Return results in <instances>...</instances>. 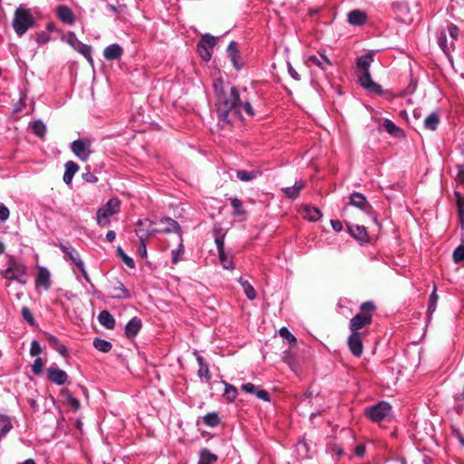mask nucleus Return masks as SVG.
Segmentation results:
<instances>
[{
  "label": "nucleus",
  "instance_id": "f257e3e1",
  "mask_svg": "<svg viewBox=\"0 0 464 464\" xmlns=\"http://www.w3.org/2000/svg\"><path fill=\"white\" fill-rule=\"evenodd\" d=\"M214 91L217 96V113L221 121H228L229 113L241 116L242 102L236 87L232 86L229 92H226L223 81L219 79L214 82Z\"/></svg>",
  "mask_w": 464,
  "mask_h": 464
},
{
  "label": "nucleus",
  "instance_id": "f03ea898",
  "mask_svg": "<svg viewBox=\"0 0 464 464\" xmlns=\"http://www.w3.org/2000/svg\"><path fill=\"white\" fill-rule=\"evenodd\" d=\"M121 201L117 198H110L106 204L101 207L96 213L97 224L105 227L111 223L110 218L120 211Z\"/></svg>",
  "mask_w": 464,
  "mask_h": 464
},
{
  "label": "nucleus",
  "instance_id": "7ed1b4c3",
  "mask_svg": "<svg viewBox=\"0 0 464 464\" xmlns=\"http://www.w3.org/2000/svg\"><path fill=\"white\" fill-rule=\"evenodd\" d=\"M34 19L29 10L24 8H17L13 19V27L14 32L22 36L33 25Z\"/></svg>",
  "mask_w": 464,
  "mask_h": 464
},
{
  "label": "nucleus",
  "instance_id": "20e7f679",
  "mask_svg": "<svg viewBox=\"0 0 464 464\" xmlns=\"http://www.w3.org/2000/svg\"><path fill=\"white\" fill-rule=\"evenodd\" d=\"M4 277L9 280H15L21 285L26 283V266L14 258H10L8 266L2 273Z\"/></svg>",
  "mask_w": 464,
  "mask_h": 464
},
{
  "label": "nucleus",
  "instance_id": "39448f33",
  "mask_svg": "<svg viewBox=\"0 0 464 464\" xmlns=\"http://www.w3.org/2000/svg\"><path fill=\"white\" fill-rule=\"evenodd\" d=\"M392 411V406L386 401L371 406L365 410L366 416L372 421L380 422L387 417Z\"/></svg>",
  "mask_w": 464,
  "mask_h": 464
},
{
  "label": "nucleus",
  "instance_id": "423d86ee",
  "mask_svg": "<svg viewBox=\"0 0 464 464\" xmlns=\"http://www.w3.org/2000/svg\"><path fill=\"white\" fill-rule=\"evenodd\" d=\"M217 44V38L209 34L202 35L201 39L198 43V52L200 57L208 62L212 56V50Z\"/></svg>",
  "mask_w": 464,
  "mask_h": 464
},
{
  "label": "nucleus",
  "instance_id": "0eeeda50",
  "mask_svg": "<svg viewBox=\"0 0 464 464\" xmlns=\"http://www.w3.org/2000/svg\"><path fill=\"white\" fill-rule=\"evenodd\" d=\"M91 145V140L83 138L73 140L70 147L73 154L78 159L82 161H86L92 153Z\"/></svg>",
  "mask_w": 464,
  "mask_h": 464
},
{
  "label": "nucleus",
  "instance_id": "6e6552de",
  "mask_svg": "<svg viewBox=\"0 0 464 464\" xmlns=\"http://www.w3.org/2000/svg\"><path fill=\"white\" fill-rule=\"evenodd\" d=\"M63 39L78 53L82 54L90 63H92V47L82 43L72 32L68 33Z\"/></svg>",
  "mask_w": 464,
  "mask_h": 464
},
{
  "label": "nucleus",
  "instance_id": "1a4fd4ad",
  "mask_svg": "<svg viewBox=\"0 0 464 464\" xmlns=\"http://www.w3.org/2000/svg\"><path fill=\"white\" fill-rule=\"evenodd\" d=\"M154 228L155 234L174 232L177 233L179 237H182L180 226L176 220L170 218H163L157 221H154Z\"/></svg>",
  "mask_w": 464,
  "mask_h": 464
},
{
  "label": "nucleus",
  "instance_id": "9d476101",
  "mask_svg": "<svg viewBox=\"0 0 464 464\" xmlns=\"http://www.w3.org/2000/svg\"><path fill=\"white\" fill-rule=\"evenodd\" d=\"M107 291L113 299H128L130 297V291L117 278L109 281Z\"/></svg>",
  "mask_w": 464,
  "mask_h": 464
},
{
  "label": "nucleus",
  "instance_id": "9b49d317",
  "mask_svg": "<svg viewBox=\"0 0 464 464\" xmlns=\"http://www.w3.org/2000/svg\"><path fill=\"white\" fill-rule=\"evenodd\" d=\"M372 320V314H357L354 315L349 324V329L353 333H359V330L371 324Z\"/></svg>",
  "mask_w": 464,
  "mask_h": 464
},
{
  "label": "nucleus",
  "instance_id": "f8f14e48",
  "mask_svg": "<svg viewBox=\"0 0 464 464\" xmlns=\"http://www.w3.org/2000/svg\"><path fill=\"white\" fill-rule=\"evenodd\" d=\"M347 344L350 352L355 357H360L363 353L362 337L361 333H353L349 335Z\"/></svg>",
  "mask_w": 464,
  "mask_h": 464
},
{
  "label": "nucleus",
  "instance_id": "ddd939ff",
  "mask_svg": "<svg viewBox=\"0 0 464 464\" xmlns=\"http://www.w3.org/2000/svg\"><path fill=\"white\" fill-rule=\"evenodd\" d=\"M358 81L361 86L366 89L368 92L377 94L382 93V86L372 81L370 72H361Z\"/></svg>",
  "mask_w": 464,
  "mask_h": 464
},
{
  "label": "nucleus",
  "instance_id": "4468645a",
  "mask_svg": "<svg viewBox=\"0 0 464 464\" xmlns=\"http://www.w3.org/2000/svg\"><path fill=\"white\" fill-rule=\"evenodd\" d=\"M35 287L36 289L42 288L44 291L51 288V274L44 266H38V272L35 276Z\"/></svg>",
  "mask_w": 464,
  "mask_h": 464
},
{
  "label": "nucleus",
  "instance_id": "2eb2a0df",
  "mask_svg": "<svg viewBox=\"0 0 464 464\" xmlns=\"http://www.w3.org/2000/svg\"><path fill=\"white\" fill-rule=\"evenodd\" d=\"M437 43L442 52L450 56V52L455 48L453 42H449L447 37V31L444 28H440L436 33Z\"/></svg>",
  "mask_w": 464,
  "mask_h": 464
},
{
  "label": "nucleus",
  "instance_id": "dca6fc26",
  "mask_svg": "<svg viewBox=\"0 0 464 464\" xmlns=\"http://www.w3.org/2000/svg\"><path fill=\"white\" fill-rule=\"evenodd\" d=\"M349 204L360 208L366 214H370L372 211V207L366 198L359 192H354L351 195Z\"/></svg>",
  "mask_w": 464,
  "mask_h": 464
},
{
  "label": "nucleus",
  "instance_id": "f3484780",
  "mask_svg": "<svg viewBox=\"0 0 464 464\" xmlns=\"http://www.w3.org/2000/svg\"><path fill=\"white\" fill-rule=\"evenodd\" d=\"M47 377L52 382L57 385H63L68 379V375L65 371L55 367H50L47 369Z\"/></svg>",
  "mask_w": 464,
  "mask_h": 464
},
{
  "label": "nucleus",
  "instance_id": "a211bd4d",
  "mask_svg": "<svg viewBox=\"0 0 464 464\" xmlns=\"http://www.w3.org/2000/svg\"><path fill=\"white\" fill-rule=\"evenodd\" d=\"M56 15L61 22L66 24H72L75 22V15L72 10L67 5H61L56 7Z\"/></svg>",
  "mask_w": 464,
  "mask_h": 464
},
{
  "label": "nucleus",
  "instance_id": "6ab92c4d",
  "mask_svg": "<svg viewBox=\"0 0 464 464\" xmlns=\"http://www.w3.org/2000/svg\"><path fill=\"white\" fill-rule=\"evenodd\" d=\"M227 53L228 57L231 60L233 66L237 70H240L242 68L241 56L237 48L236 42L232 41L229 43V44L227 48Z\"/></svg>",
  "mask_w": 464,
  "mask_h": 464
},
{
  "label": "nucleus",
  "instance_id": "aec40b11",
  "mask_svg": "<svg viewBox=\"0 0 464 464\" xmlns=\"http://www.w3.org/2000/svg\"><path fill=\"white\" fill-rule=\"evenodd\" d=\"M123 49L118 44H112L105 47L103 56L107 61H114L121 57Z\"/></svg>",
  "mask_w": 464,
  "mask_h": 464
},
{
  "label": "nucleus",
  "instance_id": "412c9836",
  "mask_svg": "<svg viewBox=\"0 0 464 464\" xmlns=\"http://www.w3.org/2000/svg\"><path fill=\"white\" fill-rule=\"evenodd\" d=\"M241 389L246 392V393L255 394L258 399L263 400L264 401H269L270 397L269 393L265 391L258 389L255 384L253 383H245L241 386Z\"/></svg>",
  "mask_w": 464,
  "mask_h": 464
},
{
  "label": "nucleus",
  "instance_id": "4be33fe9",
  "mask_svg": "<svg viewBox=\"0 0 464 464\" xmlns=\"http://www.w3.org/2000/svg\"><path fill=\"white\" fill-rule=\"evenodd\" d=\"M60 248L77 267L82 266V265L84 264L79 252L72 246L60 245Z\"/></svg>",
  "mask_w": 464,
  "mask_h": 464
},
{
  "label": "nucleus",
  "instance_id": "5701e85b",
  "mask_svg": "<svg viewBox=\"0 0 464 464\" xmlns=\"http://www.w3.org/2000/svg\"><path fill=\"white\" fill-rule=\"evenodd\" d=\"M142 231L146 234V239L155 234L154 228V221L150 219L139 220L137 223V228L135 230L136 235L138 236V232Z\"/></svg>",
  "mask_w": 464,
  "mask_h": 464
},
{
  "label": "nucleus",
  "instance_id": "b1692460",
  "mask_svg": "<svg viewBox=\"0 0 464 464\" xmlns=\"http://www.w3.org/2000/svg\"><path fill=\"white\" fill-rule=\"evenodd\" d=\"M366 14L362 10L355 9L348 14V22L353 25H362L366 23Z\"/></svg>",
  "mask_w": 464,
  "mask_h": 464
},
{
  "label": "nucleus",
  "instance_id": "393cba45",
  "mask_svg": "<svg viewBox=\"0 0 464 464\" xmlns=\"http://www.w3.org/2000/svg\"><path fill=\"white\" fill-rule=\"evenodd\" d=\"M64 168L63 181L66 185H71L73 176L79 170V166L74 161L70 160L65 163Z\"/></svg>",
  "mask_w": 464,
  "mask_h": 464
},
{
  "label": "nucleus",
  "instance_id": "a878e982",
  "mask_svg": "<svg viewBox=\"0 0 464 464\" xmlns=\"http://www.w3.org/2000/svg\"><path fill=\"white\" fill-rule=\"evenodd\" d=\"M141 328V321L138 317L130 319L125 326V334L127 337L131 338L137 335Z\"/></svg>",
  "mask_w": 464,
  "mask_h": 464
},
{
  "label": "nucleus",
  "instance_id": "bb28decb",
  "mask_svg": "<svg viewBox=\"0 0 464 464\" xmlns=\"http://www.w3.org/2000/svg\"><path fill=\"white\" fill-rule=\"evenodd\" d=\"M308 62L325 71L332 64L330 60L324 53H319L318 56L312 55L308 58Z\"/></svg>",
  "mask_w": 464,
  "mask_h": 464
},
{
  "label": "nucleus",
  "instance_id": "cd10ccee",
  "mask_svg": "<svg viewBox=\"0 0 464 464\" xmlns=\"http://www.w3.org/2000/svg\"><path fill=\"white\" fill-rule=\"evenodd\" d=\"M99 323L107 329H113L115 326V319L106 310L102 311L98 315Z\"/></svg>",
  "mask_w": 464,
  "mask_h": 464
},
{
  "label": "nucleus",
  "instance_id": "c85d7f7f",
  "mask_svg": "<svg viewBox=\"0 0 464 464\" xmlns=\"http://www.w3.org/2000/svg\"><path fill=\"white\" fill-rule=\"evenodd\" d=\"M303 217L308 221L314 222L321 218L322 213L317 208L305 206L303 209Z\"/></svg>",
  "mask_w": 464,
  "mask_h": 464
},
{
  "label": "nucleus",
  "instance_id": "c756f323",
  "mask_svg": "<svg viewBox=\"0 0 464 464\" xmlns=\"http://www.w3.org/2000/svg\"><path fill=\"white\" fill-rule=\"evenodd\" d=\"M440 123V114L437 111L430 113L424 120V126L427 130H435Z\"/></svg>",
  "mask_w": 464,
  "mask_h": 464
},
{
  "label": "nucleus",
  "instance_id": "7c9ffc66",
  "mask_svg": "<svg viewBox=\"0 0 464 464\" xmlns=\"http://www.w3.org/2000/svg\"><path fill=\"white\" fill-rule=\"evenodd\" d=\"M350 234L358 240H365L367 237V231L363 226L353 225L349 227Z\"/></svg>",
  "mask_w": 464,
  "mask_h": 464
},
{
  "label": "nucleus",
  "instance_id": "2f4dec72",
  "mask_svg": "<svg viewBox=\"0 0 464 464\" xmlns=\"http://www.w3.org/2000/svg\"><path fill=\"white\" fill-rule=\"evenodd\" d=\"M304 187L303 181H296L293 187H287L283 188L284 193L290 198H296L300 193V190Z\"/></svg>",
  "mask_w": 464,
  "mask_h": 464
},
{
  "label": "nucleus",
  "instance_id": "473e14b6",
  "mask_svg": "<svg viewBox=\"0 0 464 464\" xmlns=\"http://www.w3.org/2000/svg\"><path fill=\"white\" fill-rule=\"evenodd\" d=\"M260 175L258 170H245L240 169L237 171V178L244 182L251 181Z\"/></svg>",
  "mask_w": 464,
  "mask_h": 464
},
{
  "label": "nucleus",
  "instance_id": "72a5a7b5",
  "mask_svg": "<svg viewBox=\"0 0 464 464\" xmlns=\"http://www.w3.org/2000/svg\"><path fill=\"white\" fill-rule=\"evenodd\" d=\"M372 61L373 54L369 53L358 58L357 65L362 70V72H370L369 68Z\"/></svg>",
  "mask_w": 464,
  "mask_h": 464
},
{
  "label": "nucleus",
  "instance_id": "f704fd0d",
  "mask_svg": "<svg viewBox=\"0 0 464 464\" xmlns=\"http://www.w3.org/2000/svg\"><path fill=\"white\" fill-rule=\"evenodd\" d=\"M238 282L243 287L244 293L249 300H254L256 297V291L254 287L249 284V282L243 277L238 278Z\"/></svg>",
  "mask_w": 464,
  "mask_h": 464
},
{
  "label": "nucleus",
  "instance_id": "c9c22d12",
  "mask_svg": "<svg viewBox=\"0 0 464 464\" xmlns=\"http://www.w3.org/2000/svg\"><path fill=\"white\" fill-rule=\"evenodd\" d=\"M218 459L217 455L210 452L207 449H203L200 452V459L198 464H213Z\"/></svg>",
  "mask_w": 464,
  "mask_h": 464
},
{
  "label": "nucleus",
  "instance_id": "e433bc0d",
  "mask_svg": "<svg viewBox=\"0 0 464 464\" xmlns=\"http://www.w3.org/2000/svg\"><path fill=\"white\" fill-rule=\"evenodd\" d=\"M383 128L385 130L395 137H400L402 134V130L397 127L393 121L389 119L384 120Z\"/></svg>",
  "mask_w": 464,
  "mask_h": 464
},
{
  "label": "nucleus",
  "instance_id": "4c0bfd02",
  "mask_svg": "<svg viewBox=\"0 0 464 464\" xmlns=\"http://www.w3.org/2000/svg\"><path fill=\"white\" fill-rule=\"evenodd\" d=\"M455 197L458 206L459 221L461 227L464 229V197H462V195L458 191L455 192Z\"/></svg>",
  "mask_w": 464,
  "mask_h": 464
},
{
  "label": "nucleus",
  "instance_id": "58836bf2",
  "mask_svg": "<svg viewBox=\"0 0 464 464\" xmlns=\"http://www.w3.org/2000/svg\"><path fill=\"white\" fill-rule=\"evenodd\" d=\"M93 346L95 349L102 353H108L112 348V344L110 342L101 338L94 339Z\"/></svg>",
  "mask_w": 464,
  "mask_h": 464
},
{
  "label": "nucleus",
  "instance_id": "ea45409f",
  "mask_svg": "<svg viewBox=\"0 0 464 464\" xmlns=\"http://www.w3.org/2000/svg\"><path fill=\"white\" fill-rule=\"evenodd\" d=\"M225 385L224 397L230 402L234 401L237 396V390L232 384L223 382Z\"/></svg>",
  "mask_w": 464,
  "mask_h": 464
},
{
  "label": "nucleus",
  "instance_id": "a19ab883",
  "mask_svg": "<svg viewBox=\"0 0 464 464\" xmlns=\"http://www.w3.org/2000/svg\"><path fill=\"white\" fill-rule=\"evenodd\" d=\"M180 242L178 247L171 251V261L173 264H177L181 260L182 256L184 255V245L182 243V237H179Z\"/></svg>",
  "mask_w": 464,
  "mask_h": 464
},
{
  "label": "nucleus",
  "instance_id": "79ce46f5",
  "mask_svg": "<svg viewBox=\"0 0 464 464\" xmlns=\"http://www.w3.org/2000/svg\"><path fill=\"white\" fill-rule=\"evenodd\" d=\"M436 291H437V288H436V286H434V289L430 296V302H429V305H428V309H427V314H428L429 318L435 312L436 307H437V302H438L439 296H438Z\"/></svg>",
  "mask_w": 464,
  "mask_h": 464
},
{
  "label": "nucleus",
  "instance_id": "37998d69",
  "mask_svg": "<svg viewBox=\"0 0 464 464\" xmlns=\"http://www.w3.org/2000/svg\"><path fill=\"white\" fill-rule=\"evenodd\" d=\"M219 261L225 269L233 270L235 268L233 259L226 252L218 254Z\"/></svg>",
  "mask_w": 464,
  "mask_h": 464
},
{
  "label": "nucleus",
  "instance_id": "c03bdc74",
  "mask_svg": "<svg viewBox=\"0 0 464 464\" xmlns=\"http://www.w3.org/2000/svg\"><path fill=\"white\" fill-rule=\"evenodd\" d=\"M279 335L286 340L291 345H295L297 343L296 338L292 334L286 327H281L278 331Z\"/></svg>",
  "mask_w": 464,
  "mask_h": 464
},
{
  "label": "nucleus",
  "instance_id": "a18cd8bd",
  "mask_svg": "<svg viewBox=\"0 0 464 464\" xmlns=\"http://www.w3.org/2000/svg\"><path fill=\"white\" fill-rule=\"evenodd\" d=\"M31 129L33 132L39 137H43L46 131V127L41 121L32 122Z\"/></svg>",
  "mask_w": 464,
  "mask_h": 464
},
{
  "label": "nucleus",
  "instance_id": "49530a36",
  "mask_svg": "<svg viewBox=\"0 0 464 464\" xmlns=\"http://www.w3.org/2000/svg\"><path fill=\"white\" fill-rule=\"evenodd\" d=\"M138 237L140 241L139 246V254L140 257L144 258L147 256V249H146V234L142 231L138 232Z\"/></svg>",
  "mask_w": 464,
  "mask_h": 464
},
{
  "label": "nucleus",
  "instance_id": "de8ad7c7",
  "mask_svg": "<svg viewBox=\"0 0 464 464\" xmlns=\"http://www.w3.org/2000/svg\"><path fill=\"white\" fill-rule=\"evenodd\" d=\"M203 422L209 427H215L219 423V417L217 413H208L203 417Z\"/></svg>",
  "mask_w": 464,
  "mask_h": 464
},
{
  "label": "nucleus",
  "instance_id": "09e8293b",
  "mask_svg": "<svg viewBox=\"0 0 464 464\" xmlns=\"http://www.w3.org/2000/svg\"><path fill=\"white\" fill-rule=\"evenodd\" d=\"M118 255L121 256L122 262L130 268H133L135 266L134 260L127 256L121 247H118L117 249Z\"/></svg>",
  "mask_w": 464,
  "mask_h": 464
},
{
  "label": "nucleus",
  "instance_id": "8fccbe9b",
  "mask_svg": "<svg viewBox=\"0 0 464 464\" xmlns=\"http://www.w3.org/2000/svg\"><path fill=\"white\" fill-rule=\"evenodd\" d=\"M447 31L450 34V42H453L455 44V41L458 40L459 34V27L454 24H450L447 27Z\"/></svg>",
  "mask_w": 464,
  "mask_h": 464
},
{
  "label": "nucleus",
  "instance_id": "3c124183",
  "mask_svg": "<svg viewBox=\"0 0 464 464\" xmlns=\"http://www.w3.org/2000/svg\"><path fill=\"white\" fill-rule=\"evenodd\" d=\"M22 316L30 325H35V319L28 307L24 306L22 308Z\"/></svg>",
  "mask_w": 464,
  "mask_h": 464
},
{
  "label": "nucleus",
  "instance_id": "603ef678",
  "mask_svg": "<svg viewBox=\"0 0 464 464\" xmlns=\"http://www.w3.org/2000/svg\"><path fill=\"white\" fill-rule=\"evenodd\" d=\"M231 206L234 209V214L237 216L243 215L245 211L242 209V202L237 198L230 199Z\"/></svg>",
  "mask_w": 464,
  "mask_h": 464
},
{
  "label": "nucleus",
  "instance_id": "864d4df0",
  "mask_svg": "<svg viewBox=\"0 0 464 464\" xmlns=\"http://www.w3.org/2000/svg\"><path fill=\"white\" fill-rule=\"evenodd\" d=\"M453 259L456 263L464 261V246H459L453 252Z\"/></svg>",
  "mask_w": 464,
  "mask_h": 464
},
{
  "label": "nucleus",
  "instance_id": "5fc2aeb1",
  "mask_svg": "<svg viewBox=\"0 0 464 464\" xmlns=\"http://www.w3.org/2000/svg\"><path fill=\"white\" fill-rule=\"evenodd\" d=\"M44 367V362L40 357H37L33 365H32V371L35 375H40L43 372Z\"/></svg>",
  "mask_w": 464,
  "mask_h": 464
},
{
  "label": "nucleus",
  "instance_id": "6e6d98bb",
  "mask_svg": "<svg viewBox=\"0 0 464 464\" xmlns=\"http://www.w3.org/2000/svg\"><path fill=\"white\" fill-rule=\"evenodd\" d=\"M13 428L10 418L2 415V436L6 434Z\"/></svg>",
  "mask_w": 464,
  "mask_h": 464
},
{
  "label": "nucleus",
  "instance_id": "4d7b16f0",
  "mask_svg": "<svg viewBox=\"0 0 464 464\" xmlns=\"http://www.w3.org/2000/svg\"><path fill=\"white\" fill-rule=\"evenodd\" d=\"M198 374L200 378H204L206 382H209L211 379V374L208 365H201L198 371Z\"/></svg>",
  "mask_w": 464,
  "mask_h": 464
},
{
  "label": "nucleus",
  "instance_id": "13d9d810",
  "mask_svg": "<svg viewBox=\"0 0 464 464\" xmlns=\"http://www.w3.org/2000/svg\"><path fill=\"white\" fill-rule=\"evenodd\" d=\"M41 353H42V347H41L40 343L37 341L34 340L31 343L30 354L34 357V356H38Z\"/></svg>",
  "mask_w": 464,
  "mask_h": 464
},
{
  "label": "nucleus",
  "instance_id": "bf43d9fd",
  "mask_svg": "<svg viewBox=\"0 0 464 464\" xmlns=\"http://www.w3.org/2000/svg\"><path fill=\"white\" fill-rule=\"evenodd\" d=\"M456 180L464 184V165H457Z\"/></svg>",
  "mask_w": 464,
  "mask_h": 464
},
{
  "label": "nucleus",
  "instance_id": "052dcab7",
  "mask_svg": "<svg viewBox=\"0 0 464 464\" xmlns=\"http://www.w3.org/2000/svg\"><path fill=\"white\" fill-rule=\"evenodd\" d=\"M283 361L291 367L295 364V358L290 351H285L283 353Z\"/></svg>",
  "mask_w": 464,
  "mask_h": 464
},
{
  "label": "nucleus",
  "instance_id": "680f3d73",
  "mask_svg": "<svg viewBox=\"0 0 464 464\" xmlns=\"http://www.w3.org/2000/svg\"><path fill=\"white\" fill-rule=\"evenodd\" d=\"M375 309V305L372 302L368 301L364 302L361 304V310L365 312L366 314H371Z\"/></svg>",
  "mask_w": 464,
  "mask_h": 464
},
{
  "label": "nucleus",
  "instance_id": "e2e57ef3",
  "mask_svg": "<svg viewBox=\"0 0 464 464\" xmlns=\"http://www.w3.org/2000/svg\"><path fill=\"white\" fill-rule=\"evenodd\" d=\"M82 177L84 181L89 183H94L98 180L97 177L90 171L82 173Z\"/></svg>",
  "mask_w": 464,
  "mask_h": 464
},
{
  "label": "nucleus",
  "instance_id": "0e129e2a",
  "mask_svg": "<svg viewBox=\"0 0 464 464\" xmlns=\"http://www.w3.org/2000/svg\"><path fill=\"white\" fill-rule=\"evenodd\" d=\"M243 111H245L248 116H254L255 114L254 110L248 102H242L241 113L243 112Z\"/></svg>",
  "mask_w": 464,
  "mask_h": 464
},
{
  "label": "nucleus",
  "instance_id": "69168bd1",
  "mask_svg": "<svg viewBox=\"0 0 464 464\" xmlns=\"http://www.w3.org/2000/svg\"><path fill=\"white\" fill-rule=\"evenodd\" d=\"M287 70L291 77L295 80H300L298 72L293 68L290 63H287Z\"/></svg>",
  "mask_w": 464,
  "mask_h": 464
},
{
  "label": "nucleus",
  "instance_id": "338daca9",
  "mask_svg": "<svg viewBox=\"0 0 464 464\" xmlns=\"http://www.w3.org/2000/svg\"><path fill=\"white\" fill-rule=\"evenodd\" d=\"M355 454L358 456V457H363L365 455V452H366V449H365V446L362 445V444H360V445H357L355 447Z\"/></svg>",
  "mask_w": 464,
  "mask_h": 464
},
{
  "label": "nucleus",
  "instance_id": "774afa93",
  "mask_svg": "<svg viewBox=\"0 0 464 464\" xmlns=\"http://www.w3.org/2000/svg\"><path fill=\"white\" fill-rule=\"evenodd\" d=\"M331 226L336 232H341L343 230V224L339 220H331Z\"/></svg>",
  "mask_w": 464,
  "mask_h": 464
}]
</instances>
